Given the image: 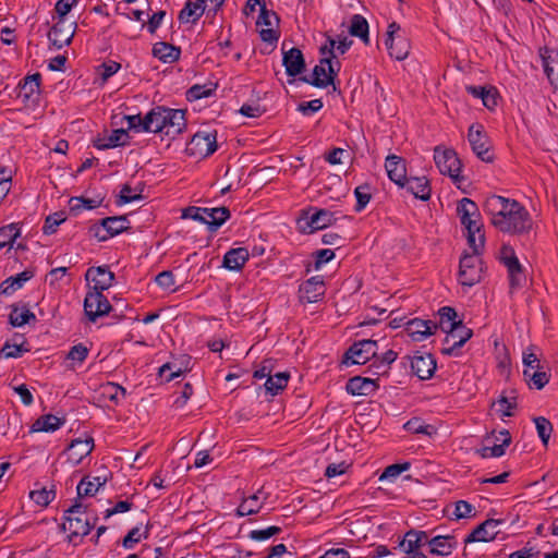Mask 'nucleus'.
I'll list each match as a JSON object with an SVG mask.
<instances>
[{
    "instance_id": "54",
    "label": "nucleus",
    "mask_w": 558,
    "mask_h": 558,
    "mask_svg": "<svg viewBox=\"0 0 558 558\" xmlns=\"http://www.w3.org/2000/svg\"><path fill=\"white\" fill-rule=\"evenodd\" d=\"M356 204L354 210L361 213L372 199V187L369 184H362L354 189Z\"/></svg>"
},
{
    "instance_id": "23",
    "label": "nucleus",
    "mask_w": 558,
    "mask_h": 558,
    "mask_svg": "<svg viewBox=\"0 0 558 558\" xmlns=\"http://www.w3.org/2000/svg\"><path fill=\"white\" fill-rule=\"evenodd\" d=\"M325 294V284L322 276H314L303 282L300 287V299L302 302L315 303Z\"/></svg>"
},
{
    "instance_id": "1",
    "label": "nucleus",
    "mask_w": 558,
    "mask_h": 558,
    "mask_svg": "<svg viewBox=\"0 0 558 558\" xmlns=\"http://www.w3.org/2000/svg\"><path fill=\"white\" fill-rule=\"evenodd\" d=\"M484 211L498 231L521 235L532 229V218L526 208L513 198L490 195L485 199Z\"/></svg>"
},
{
    "instance_id": "17",
    "label": "nucleus",
    "mask_w": 558,
    "mask_h": 558,
    "mask_svg": "<svg viewBox=\"0 0 558 558\" xmlns=\"http://www.w3.org/2000/svg\"><path fill=\"white\" fill-rule=\"evenodd\" d=\"M85 278L92 283L89 290L104 292L112 286L114 275L107 266H98L88 268Z\"/></svg>"
},
{
    "instance_id": "48",
    "label": "nucleus",
    "mask_w": 558,
    "mask_h": 558,
    "mask_svg": "<svg viewBox=\"0 0 558 558\" xmlns=\"http://www.w3.org/2000/svg\"><path fill=\"white\" fill-rule=\"evenodd\" d=\"M149 535V527L145 526L144 529L140 525L134 526L129 531V533L124 536L122 545L125 549H132L136 544H138L142 539H146Z\"/></svg>"
},
{
    "instance_id": "50",
    "label": "nucleus",
    "mask_w": 558,
    "mask_h": 558,
    "mask_svg": "<svg viewBox=\"0 0 558 558\" xmlns=\"http://www.w3.org/2000/svg\"><path fill=\"white\" fill-rule=\"evenodd\" d=\"M499 411L501 412L502 416H512L513 410L517 408V393L514 390L506 391L505 395H502L498 401Z\"/></svg>"
},
{
    "instance_id": "7",
    "label": "nucleus",
    "mask_w": 558,
    "mask_h": 558,
    "mask_svg": "<svg viewBox=\"0 0 558 558\" xmlns=\"http://www.w3.org/2000/svg\"><path fill=\"white\" fill-rule=\"evenodd\" d=\"M480 250L472 254H463L460 259L458 280L462 286L472 287L480 282L483 272V263L480 257Z\"/></svg>"
},
{
    "instance_id": "37",
    "label": "nucleus",
    "mask_w": 558,
    "mask_h": 558,
    "mask_svg": "<svg viewBox=\"0 0 558 558\" xmlns=\"http://www.w3.org/2000/svg\"><path fill=\"white\" fill-rule=\"evenodd\" d=\"M352 45V40L348 37H339L338 39H333L328 37L326 44L320 47L322 56H328L332 60L336 59V52L339 54L345 53Z\"/></svg>"
},
{
    "instance_id": "30",
    "label": "nucleus",
    "mask_w": 558,
    "mask_h": 558,
    "mask_svg": "<svg viewBox=\"0 0 558 558\" xmlns=\"http://www.w3.org/2000/svg\"><path fill=\"white\" fill-rule=\"evenodd\" d=\"M378 388L375 379L365 377H353L347 383V391L352 396H369Z\"/></svg>"
},
{
    "instance_id": "57",
    "label": "nucleus",
    "mask_w": 558,
    "mask_h": 558,
    "mask_svg": "<svg viewBox=\"0 0 558 558\" xmlns=\"http://www.w3.org/2000/svg\"><path fill=\"white\" fill-rule=\"evenodd\" d=\"M143 189L132 187L130 184L122 185L119 194L120 204H129L142 199Z\"/></svg>"
},
{
    "instance_id": "32",
    "label": "nucleus",
    "mask_w": 558,
    "mask_h": 558,
    "mask_svg": "<svg viewBox=\"0 0 558 558\" xmlns=\"http://www.w3.org/2000/svg\"><path fill=\"white\" fill-rule=\"evenodd\" d=\"M427 533L424 531H409L400 542L404 554L422 553L421 547L426 545Z\"/></svg>"
},
{
    "instance_id": "14",
    "label": "nucleus",
    "mask_w": 558,
    "mask_h": 558,
    "mask_svg": "<svg viewBox=\"0 0 558 558\" xmlns=\"http://www.w3.org/2000/svg\"><path fill=\"white\" fill-rule=\"evenodd\" d=\"M111 305L102 292L88 290L84 300V311L90 322L108 314Z\"/></svg>"
},
{
    "instance_id": "16",
    "label": "nucleus",
    "mask_w": 558,
    "mask_h": 558,
    "mask_svg": "<svg viewBox=\"0 0 558 558\" xmlns=\"http://www.w3.org/2000/svg\"><path fill=\"white\" fill-rule=\"evenodd\" d=\"M94 446V438L90 436L73 439L64 452L66 461L73 466L80 464L84 458L89 456Z\"/></svg>"
},
{
    "instance_id": "8",
    "label": "nucleus",
    "mask_w": 558,
    "mask_h": 558,
    "mask_svg": "<svg viewBox=\"0 0 558 558\" xmlns=\"http://www.w3.org/2000/svg\"><path fill=\"white\" fill-rule=\"evenodd\" d=\"M340 71V62L328 56H323L319 63L313 69L312 78L304 77L303 81L319 88L333 85V81Z\"/></svg>"
},
{
    "instance_id": "10",
    "label": "nucleus",
    "mask_w": 558,
    "mask_h": 558,
    "mask_svg": "<svg viewBox=\"0 0 558 558\" xmlns=\"http://www.w3.org/2000/svg\"><path fill=\"white\" fill-rule=\"evenodd\" d=\"M468 141L477 158L484 162H492L494 160L492 144L482 124L475 123L469 128Z\"/></svg>"
},
{
    "instance_id": "62",
    "label": "nucleus",
    "mask_w": 558,
    "mask_h": 558,
    "mask_svg": "<svg viewBox=\"0 0 558 558\" xmlns=\"http://www.w3.org/2000/svg\"><path fill=\"white\" fill-rule=\"evenodd\" d=\"M397 353L393 350L386 351L381 357H378V362L375 365L376 371L374 374L380 375L387 373L391 363L397 359Z\"/></svg>"
},
{
    "instance_id": "56",
    "label": "nucleus",
    "mask_w": 558,
    "mask_h": 558,
    "mask_svg": "<svg viewBox=\"0 0 558 558\" xmlns=\"http://www.w3.org/2000/svg\"><path fill=\"white\" fill-rule=\"evenodd\" d=\"M31 499L40 507H47L56 497V492L53 489H47L46 487H41L39 489H34L29 493Z\"/></svg>"
},
{
    "instance_id": "18",
    "label": "nucleus",
    "mask_w": 558,
    "mask_h": 558,
    "mask_svg": "<svg viewBox=\"0 0 558 558\" xmlns=\"http://www.w3.org/2000/svg\"><path fill=\"white\" fill-rule=\"evenodd\" d=\"M65 22L57 20L48 34L49 41L58 49L69 45L75 34L76 22L73 21L70 24Z\"/></svg>"
},
{
    "instance_id": "34",
    "label": "nucleus",
    "mask_w": 558,
    "mask_h": 558,
    "mask_svg": "<svg viewBox=\"0 0 558 558\" xmlns=\"http://www.w3.org/2000/svg\"><path fill=\"white\" fill-rule=\"evenodd\" d=\"M250 253L246 247H236L229 250L225 256L222 265L229 270L239 271L248 260Z\"/></svg>"
},
{
    "instance_id": "53",
    "label": "nucleus",
    "mask_w": 558,
    "mask_h": 558,
    "mask_svg": "<svg viewBox=\"0 0 558 558\" xmlns=\"http://www.w3.org/2000/svg\"><path fill=\"white\" fill-rule=\"evenodd\" d=\"M533 421L535 423L538 437L541 438L544 447L547 448L553 433V424L544 416L534 417Z\"/></svg>"
},
{
    "instance_id": "40",
    "label": "nucleus",
    "mask_w": 558,
    "mask_h": 558,
    "mask_svg": "<svg viewBox=\"0 0 558 558\" xmlns=\"http://www.w3.org/2000/svg\"><path fill=\"white\" fill-rule=\"evenodd\" d=\"M107 482V476L84 477L77 485V495L94 496Z\"/></svg>"
},
{
    "instance_id": "2",
    "label": "nucleus",
    "mask_w": 558,
    "mask_h": 558,
    "mask_svg": "<svg viewBox=\"0 0 558 558\" xmlns=\"http://www.w3.org/2000/svg\"><path fill=\"white\" fill-rule=\"evenodd\" d=\"M186 126L185 111L157 106L146 113L145 132L174 138Z\"/></svg>"
},
{
    "instance_id": "24",
    "label": "nucleus",
    "mask_w": 558,
    "mask_h": 558,
    "mask_svg": "<svg viewBox=\"0 0 558 558\" xmlns=\"http://www.w3.org/2000/svg\"><path fill=\"white\" fill-rule=\"evenodd\" d=\"M494 446H485L478 453L482 458H499L505 454L506 448L511 444V435L507 429L498 432L495 436Z\"/></svg>"
},
{
    "instance_id": "41",
    "label": "nucleus",
    "mask_w": 558,
    "mask_h": 558,
    "mask_svg": "<svg viewBox=\"0 0 558 558\" xmlns=\"http://www.w3.org/2000/svg\"><path fill=\"white\" fill-rule=\"evenodd\" d=\"M153 54L165 63H172L180 57V49L167 43H157L154 45Z\"/></svg>"
},
{
    "instance_id": "51",
    "label": "nucleus",
    "mask_w": 558,
    "mask_h": 558,
    "mask_svg": "<svg viewBox=\"0 0 558 558\" xmlns=\"http://www.w3.org/2000/svg\"><path fill=\"white\" fill-rule=\"evenodd\" d=\"M476 510L473 505H471L466 500H458L453 504V511L451 513V519L461 520V519H471L475 517Z\"/></svg>"
},
{
    "instance_id": "9",
    "label": "nucleus",
    "mask_w": 558,
    "mask_h": 558,
    "mask_svg": "<svg viewBox=\"0 0 558 558\" xmlns=\"http://www.w3.org/2000/svg\"><path fill=\"white\" fill-rule=\"evenodd\" d=\"M378 344L376 340L364 339L353 343L344 355L343 363L345 365H362L368 362L371 359H375L372 367L378 362L377 356Z\"/></svg>"
},
{
    "instance_id": "19",
    "label": "nucleus",
    "mask_w": 558,
    "mask_h": 558,
    "mask_svg": "<svg viewBox=\"0 0 558 558\" xmlns=\"http://www.w3.org/2000/svg\"><path fill=\"white\" fill-rule=\"evenodd\" d=\"M411 369L412 373L417 376L421 380L429 379L437 367L436 360L430 353L416 352L411 357Z\"/></svg>"
},
{
    "instance_id": "64",
    "label": "nucleus",
    "mask_w": 558,
    "mask_h": 558,
    "mask_svg": "<svg viewBox=\"0 0 558 558\" xmlns=\"http://www.w3.org/2000/svg\"><path fill=\"white\" fill-rule=\"evenodd\" d=\"M280 532H281V529L279 526L272 525V526H268L266 529L251 531L250 538L257 541V542H263V541L269 539L270 537L277 535Z\"/></svg>"
},
{
    "instance_id": "28",
    "label": "nucleus",
    "mask_w": 558,
    "mask_h": 558,
    "mask_svg": "<svg viewBox=\"0 0 558 558\" xmlns=\"http://www.w3.org/2000/svg\"><path fill=\"white\" fill-rule=\"evenodd\" d=\"M539 56L549 82L558 90V52L548 48H542Z\"/></svg>"
},
{
    "instance_id": "12",
    "label": "nucleus",
    "mask_w": 558,
    "mask_h": 558,
    "mask_svg": "<svg viewBox=\"0 0 558 558\" xmlns=\"http://www.w3.org/2000/svg\"><path fill=\"white\" fill-rule=\"evenodd\" d=\"M446 337L444 339V345L441 353L445 355L457 356L460 349L464 343L472 337V330L465 327L463 324L447 329Z\"/></svg>"
},
{
    "instance_id": "27",
    "label": "nucleus",
    "mask_w": 558,
    "mask_h": 558,
    "mask_svg": "<svg viewBox=\"0 0 558 558\" xmlns=\"http://www.w3.org/2000/svg\"><path fill=\"white\" fill-rule=\"evenodd\" d=\"M207 10L204 0H186L179 13V21L183 24H195Z\"/></svg>"
},
{
    "instance_id": "49",
    "label": "nucleus",
    "mask_w": 558,
    "mask_h": 558,
    "mask_svg": "<svg viewBox=\"0 0 558 558\" xmlns=\"http://www.w3.org/2000/svg\"><path fill=\"white\" fill-rule=\"evenodd\" d=\"M88 353L89 349L85 344L77 343L73 345L66 355V359L71 362L69 368L75 369L81 366L87 359Z\"/></svg>"
},
{
    "instance_id": "25",
    "label": "nucleus",
    "mask_w": 558,
    "mask_h": 558,
    "mask_svg": "<svg viewBox=\"0 0 558 558\" xmlns=\"http://www.w3.org/2000/svg\"><path fill=\"white\" fill-rule=\"evenodd\" d=\"M41 75L35 73L24 78L23 83L19 85V97L26 104L35 102L40 92Z\"/></svg>"
},
{
    "instance_id": "63",
    "label": "nucleus",
    "mask_w": 558,
    "mask_h": 558,
    "mask_svg": "<svg viewBox=\"0 0 558 558\" xmlns=\"http://www.w3.org/2000/svg\"><path fill=\"white\" fill-rule=\"evenodd\" d=\"M65 220L63 213H54L52 215H49L44 225V233L45 234H52L57 231L58 226H60Z\"/></svg>"
},
{
    "instance_id": "43",
    "label": "nucleus",
    "mask_w": 558,
    "mask_h": 558,
    "mask_svg": "<svg viewBox=\"0 0 558 558\" xmlns=\"http://www.w3.org/2000/svg\"><path fill=\"white\" fill-rule=\"evenodd\" d=\"M21 235V226L12 222L0 228V250L12 248L15 240Z\"/></svg>"
},
{
    "instance_id": "55",
    "label": "nucleus",
    "mask_w": 558,
    "mask_h": 558,
    "mask_svg": "<svg viewBox=\"0 0 558 558\" xmlns=\"http://www.w3.org/2000/svg\"><path fill=\"white\" fill-rule=\"evenodd\" d=\"M439 326L446 331L447 329H452V327L462 325L461 322H457V313L452 307L445 306L439 310Z\"/></svg>"
},
{
    "instance_id": "58",
    "label": "nucleus",
    "mask_w": 558,
    "mask_h": 558,
    "mask_svg": "<svg viewBox=\"0 0 558 558\" xmlns=\"http://www.w3.org/2000/svg\"><path fill=\"white\" fill-rule=\"evenodd\" d=\"M78 4V0H58L54 5L53 20L66 21V15Z\"/></svg>"
},
{
    "instance_id": "29",
    "label": "nucleus",
    "mask_w": 558,
    "mask_h": 558,
    "mask_svg": "<svg viewBox=\"0 0 558 558\" xmlns=\"http://www.w3.org/2000/svg\"><path fill=\"white\" fill-rule=\"evenodd\" d=\"M282 62L287 74L292 77L301 74L305 69L303 53L298 48H291L290 50L284 51Z\"/></svg>"
},
{
    "instance_id": "35",
    "label": "nucleus",
    "mask_w": 558,
    "mask_h": 558,
    "mask_svg": "<svg viewBox=\"0 0 558 558\" xmlns=\"http://www.w3.org/2000/svg\"><path fill=\"white\" fill-rule=\"evenodd\" d=\"M129 135L124 129L112 130L108 136L97 138L94 142V146L97 149L105 150L123 146L128 143Z\"/></svg>"
},
{
    "instance_id": "13",
    "label": "nucleus",
    "mask_w": 558,
    "mask_h": 558,
    "mask_svg": "<svg viewBox=\"0 0 558 558\" xmlns=\"http://www.w3.org/2000/svg\"><path fill=\"white\" fill-rule=\"evenodd\" d=\"M279 19L274 11H268L266 9V4H263L260 8L259 16L256 21V25L260 27L259 36L263 41L275 44L277 43L279 36L276 31L278 26Z\"/></svg>"
},
{
    "instance_id": "26",
    "label": "nucleus",
    "mask_w": 558,
    "mask_h": 558,
    "mask_svg": "<svg viewBox=\"0 0 558 558\" xmlns=\"http://www.w3.org/2000/svg\"><path fill=\"white\" fill-rule=\"evenodd\" d=\"M429 553L437 556H449L457 547V541L451 535H437L432 538L427 536Z\"/></svg>"
},
{
    "instance_id": "61",
    "label": "nucleus",
    "mask_w": 558,
    "mask_h": 558,
    "mask_svg": "<svg viewBox=\"0 0 558 558\" xmlns=\"http://www.w3.org/2000/svg\"><path fill=\"white\" fill-rule=\"evenodd\" d=\"M549 374L543 371V367H537L533 371L531 379L527 381L530 388H535L541 390L544 388L549 381Z\"/></svg>"
},
{
    "instance_id": "11",
    "label": "nucleus",
    "mask_w": 558,
    "mask_h": 558,
    "mask_svg": "<svg viewBox=\"0 0 558 558\" xmlns=\"http://www.w3.org/2000/svg\"><path fill=\"white\" fill-rule=\"evenodd\" d=\"M434 160L440 173L450 177L454 183L462 180L460 175L462 165L453 149L436 147L434 149Z\"/></svg>"
},
{
    "instance_id": "33",
    "label": "nucleus",
    "mask_w": 558,
    "mask_h": 558,
    "mask_svg": "<svg viewBox=\"0 0 558 558\" xmlns=\"http://www.w3.org/2000/svg\"><path fill=\"white\" fill-rule=\"evenodd\" d=\"M230 218V210L225 207L206 208L203 216V223L207 225L208 230L217 231Z\"/></svg>"
},
{
    "instance_id": "36",
    "label": "nucleus",
    "mask_w": 558,
    "mask_h": 558,
    "mask_svg": "<svg viewBox=\"0 0 558 558\" xmlns=\"http://www.w3.org/2000/svg\"><path fill=\"white\" fill-rule=\"evenodd\" d=\"M405 186L418 199L428 201L430 198L432 187L426 177H410Z\"/></svg>"
},
{
    "instance_id": "42",
    "label": "nucleus",
    "mask_w": 558,
    "mask_h": 558,
    "mask_svg": "<svg viewBox=\"0 0 558 558\" xmlns=\"http://www.w3.org/2000/svg\"><path fill=\"white\" fill-rule=\"evenodd\" d=\"M33 276L34 272L32 270H24L16 276L9 277L1 284L2 292L5 294L13 293L21 289Z\"/></svg>"
},
{
    "instance_id": "22",
    "label": "nucleus",
    "mask_w": 558,
    "mask_h": 558,
    "mask_svg": "<svg viewBox=\"0 0 558 558\" xmlns=\"http://www.w3.org/2000/svg\"><path fill=\"white\" fill-rule=\"evenodd\" d=\"M437 327L432 320L414 318L405 324L404 330L413 341H424L437 330Z\"/></svg>"
},
{
    "instance_id": "60",
    "label": "nucleus",
    "mask_w": 558,
    "mask_h": 558,
    "mask_svg": "<svg viewBox=\"0 0 558 558\" xmlns=\"http://www.w3.org/2000/svg\"><path fill=\"white\" fill-rule=\"evenodd\" d=\"M155 281L161 289L166 291H177L174 275L170 270H163L159 272L156 276Z\"/></svg>"
},
{
    "instance_id": "38",
    "label": "nucleus",
    "mask_w": 558,
    "mask_h": 558,
    "mask_svg": "<svg viewBox=\"0 0 558 558\" xmlns=\"http://www.w3.org/2000/svg\"><path fill=\"white\" fill-rule=\"evenodd\" d=\"M65 423L64 418L52 414H46L38 417L32 425L31 432L52 433L62 427Z\"/></svg>"
},
{
    "instance_id": "5",
    "label": "nucleus",
    "mask_w": 558,
    "mask_h": 558,
    "mask_svg": "<svg viewBox=\"0 0 558 558\" xmlns=\"http://www.w3.org/2000/svg\"><path fill=\"white\" fill-rule=\"evenodd\" d=\"M217 150V132L198 131L187 142L185 153L195 159H204Z\"/></svg>"
},
{
    "instance_id": "52",
    "label": "nucleus",
    "mask_w": 558,
    "mask_h": 558,
    "mask_svg": "<svg viewBox=\"0 0 558 558\" xmlns=\"http://www.w3.org/2000/svg\"><path fill=\"white\" fill-rule=\"evenodd\" d=\"M404 428L412 434H422L427 436H432L436 433V428L433 425L426 424L418 417L409 420L404 424Z\"/></svg>"
},
{
    "instance_id": "44",
    "label": "nucleus",
    "mask_w": 558,
    "mask_h": 558,
    "mask_svg": "<svg viewBox=\"0 0 558 558\" xmlns=\"http://www.w3.org/2000/svg\"><path fill=\"white\" fill-rule=\"evenodd\" d=\"M335 220L333 214L326 209H320L312 214L308 218V227L311 232L325 229Z\"/></svg>"
},
{
    "instance_id": "6",
    "label": "nucleus",
    "mask_w": 558,
    "mask_h": 558,
    "mask_svg": "<svg viewBox=\"0 0 558 558\" xmlns=\"http://www.w3.org/2000/svg\"><path fill=\"white\" fill-rule=\"evenodd\" d=\"M385 45L389 56L398 61L405 60L410 53V40L396 22H391L388 25Z\"/></svg>"
},
{
    "instance_id": "4",
    "label": "nucleus",
    "mask_w": 558,
    "mask_h": 558,
    "mask_svg": "<svg viewBox=\"0 0 558 558\" xmlns=\"http://www.w3.org/2000/svg\"><path fill=\"white\" fill-rule=\"evenodd\" d=\"M93 526L94 523L90 522L86 513V506L82 502H75L66 510L63 530L69 532V541L74 545H77Z\"/></svg>"
},
{
    "instance_id": "3",
    "label": "nucleus",
    "mask_w": 558,
    "mask_h": 558,
    "mask_svg": "<svg viewBox=\"0 0 558 558\" xmlns=\"http://www.w3.org/2000/svg\"><path fill=\"white\" fill-rule=\"evenodd\" d=\"M461 225L466 230L468 243L472 250L478 252L484 247L485 235L482 230L483 223L475 202L470 198H462L457 207Z\"/></svg>"
},
{
    "instance_id": "15",
    "label": "nucleus",
    "mask_w": 558,
    "mask_h": 558,
    "mask_svg": "<svg viewBox=\"0 0 558 558\" xmlns=\"http://www.w3.org/2000/svg\"><path fill=\"white\" fill-rule=\"evenodd\" d=\"M129 225L130 221L125 216L107 217L101 219L100 226L96 227L95 235L99 241H107L129 229Z\"/></svg>"
},
{
    "instance_id": "59",
    "label": "nucleus",
    "mask_w": 558,
    "mask_h": 558,
    "mask_svg": "<svg viewBox=\"0 0 558 558\" xmlns=\"http://www.w3.org/2000/svg\"><path fill=\"white\" fill-rule=\"evenodd\" d=\"M410 466L411 464L409 462L391 464L384 470V472L379 476V481H393L402 472L408 471Z\"/></svg>"
},
{
    "instance_id": "21",
    "label": "nucleus",
    "mask_w": 558,
    "mask_h": 558,
    "mask_svg": "<svg viewBox=\"0 0 558 558\" xmlns=\"http://www.w3.org/2000/svg\"><path fill=\"white\" fill-rule=\"evenodd\" d=\"M385 168L388 178L395 184L399 187H405L409 178H407V167L403 158L397 155L387 156L385 160Z\"/></svg>"
},
{
    "instance_id": "20",
    "label": "nucleus",
    "mask_w": 558,
    "mask_h": 558,
    "mask_svg": "<svg viewBox=\"0 0 558 558\" xmlns=\"http://www.w3.org/2000/svg\"><path fill=\"white\" fill-rule=\"evenodd\" d=\"M502 520L487 519L477 525L464 539L468 543L474 542H492L499 533L498 526L502 524Z\"/></svg>"
},
{
    "instance_id": "39",
    "label": "nucleus",
    "mask_w": 558,
    "mask_h": 558,
    "mask_svg": "<svg viewBox=\"0 0 558 558\" xmlns=\"http://www.w3.org/2000/svg\"><path fill=\"white\" fill-rule=\"evenodd\" d=\"M265 496L260 492L244 498L239 505L236 512L239 517L257 513L264 505Z\"/></svg>"
},
{
    "instance_id": "46",
    "label": "nucleus",
    "mask_w": 558,
    "mask_h": 558,
    "mask_svg": "<svg viewBox=\"0 0 558 558\" xmlns=\"http://www.w3.org/2000/svg\"><path fill=\"white\" fill-rule=\"evenodd\" d=\"M289 378V373L279 372L275 375L269 376L264 386L267 392H269L271 396H276L277 393H279V391L287 387Z\"/></svg>"
},
{
    "instance_id": "31",
    "label": "nucleus",
    "mask_w": 558,
    "mask_h": 558,
    "mask_svg": "<svg viewBox=\"0 0 558 558\" xmlns=\"http://www.w3.org/2000/svg\"><path fill=\"white\" fill-rule=\"evenodd\" d=\"M125 389L114 383L107 381L101 384L97 390V398L101 402L110 401L113 404H119L125 397Z\"/></svg>"
},
{
    "instance_id": "47",
    "label": "nucleus",
    "mask_w": 558,
    "mask_h": 558,
    "mask_svg": "<svg viewBox=\"0 0 558 558\" xmlns=\"http://www.w3.org/2000/svg\"><path fill=\"white\" fill-rule=\"evenodd\" d=\"M350 34L361 38L365 44L368 43V23L366 19L360 14H354L351 20Z\"/></svg>"
},
{
    "instance_id": "45",
    "label": "nucleus",
    "mask_w": 558,
    "mask_h": 558,
    "mask_svg": "<svg viewBox=\"0 0 558 558\" xmlns=\"http://www.w3.org/2000/svg\"><path fill=\"white\" fill-rule=\"evenodd\" d=\"M10 324L14 327H22L36 320L35 314L26 306L13 307L10 316Z\"/></svg>"
}]
</instances>
